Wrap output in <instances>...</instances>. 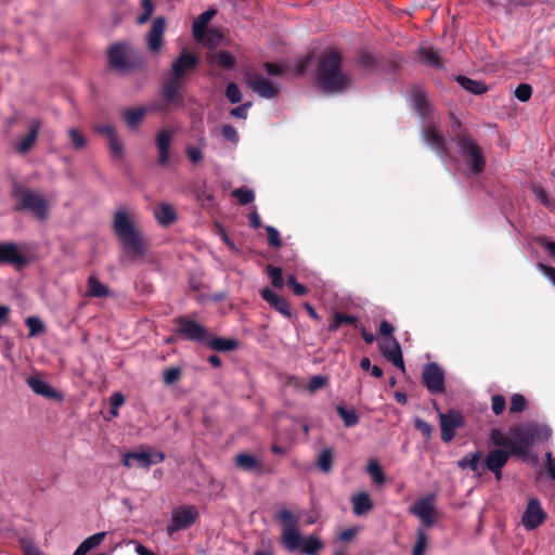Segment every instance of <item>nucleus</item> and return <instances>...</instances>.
<instances>
[{
  "mask_svg": "<svg viewBox=\"0 0 555 555\" xmlns=\"http://www.w3.org/2000/svg\"><path fill=\"white\" fill-rule=\"evenodd\" d=\"M422 138L439 156L449 155L444 135L434 126H426L422 129Z\"/></svg>",
  "mask_w": 555,
  "mask_h": 555,
  "instance_id": "f3484780",
  "label": "nucleus"
},
{
  "mask_svg": "<svg viewBox=\"0 0 555 555\" xmlns=\"http://www.w3.org/2000/svg\"><path fill=\"white\" fill-rule=\"evenodd\" d=\"M225 95H227L228 100L233 104L238 103L242 100V92H241L238 86L233 81H231L227 85Z\"/></svg>",
  "mask_w": 555,
  "mask_h": 555,
  "instance_id": "864d4df0",
  "label": "nucleus"
},
{
  "mask_svg": "<svg viewBox=\"0 0 555 555\" xmlns=\"http://www.w3.org/2000/svg\"><path fill=\"white\" fill-rule=\"evenodd\" d=\"M481 459V451L472 452L462 457L457 462V466L462 469L469 468L476 476L480 477L483 474Z\"/></svg>",
  "mask_w": 555,
  "mask_h": 555,
  "instance_id": "c756f323",
  "label": "nucleus"
},
{
  "mask_svg": "<svg viewBox=\"0 0 555 555\" xmlns=\"http://www.w3.org/2000/svg\"><path fill=\"white\" fill-rule=\"evenodd\" d=\"M26 384L35 393L41 397L57 401L63 399V395L61 392L53 389L47 382L37 376H29L26 379Z\"/></svg>",
  "mask_w": 555,
  "mask_h": 555,
  "instance_id": "b1692460",
  "label": "nucleus"
},
{
  "mask_svg": "<svg viewBox=\"0 0 555 555\" xmlns=\"http://www.w3.org/2000/svg\"><path fill=\"white\" fill-rule=\"evenodd\" d=\"M412 514L417 516L426 528H431L435 524V507L430 500L425 498L420 500L412 508Z\"/></svg>",
  "mask_w": 555,
  "mask_h": 555,
  "instance_id": "393cba45",
  "label": "nucleus"
},
{
  "mask_svg": "<svg viewBox=\"0 0 555 555\" xmlns=\"http://www.w3.org/2000/svg\"><path fill=\"white\" fill-rule=\"evenodd\" d=\"M68 135L70 138V142H72L73 146L76 150H82L86 146L87 140L78 129L72 128L68 131Z\"/></svg>",
  "mask_w": 555,
  "mask_h": 555,
  "instance_id": "603ef678",
  "label": "nucleus"
},
{
  "mask_svg": "<svg viewBox=\"0 0 555 555\" xmlns=\"http://www.w3.org/2000/svg\"><path fill=\"white\" fill-rule=\"evenodd\" d=\"M247 85L254 92L264 99H273L279 94L278 86L262 76L248 78Z\"/></svg>",
  "mask_w": 555,
  "mask_h": 555,
  "instance_id": "5701e85b",
  "label": "nucleus"
},
{
  "mask_svg": "<svg viewBox=\"0 0 555 555\" xmlns=\"http://www.w3.org/2000/svg\"><path fill=\"white\" fill-rule=\"evenodd\" d=\"M366 472L371 476V478L375 485L382 486L385 483L386 478H385L384 472H383L379 463L377 462V460H375V459L370 460V462L366 466Z\"/></svg>",
  "mask_w": 555,
  "mask_h": 555,
  "instance_id": "a19ab883",
  "label": "nucleus"
},
{
  "mask_svg": "<svg viewBox=\"0 0 555 555\" xmlns=\"http://www.w3.org/2000/svg\"><path fill=\"white\" fill-rule=\"evenodd\" d=\"M428 538L424 529H417V539L412 550V555H425Z\"/></svg>",
  "mask_w": 555,
  "mask_h": 555,
  "instance_id": "49530a36",
  "label": "nucleus"
},
{
  "mask_svg": "<svg viewBox=\"0 0 555 555\" xmlns=\"http://www.w3.org/2000/svg\"><path fill=\"white\" fill-rule=\"evenodd\" d=\"M532 191L544 207L550 209L555 208V202L542 186H533Z\"/></svg>",
  "mask_w": 555,
  "mask_h": 555,
  "instance_id": "3c124183",
  "label": "nucleus"
},
{
  "mask_svg": "<svg viewBox=\"0 0 555 555\" xmlns=\"http://www.w3.org/2000/svg\"><path fill=\"white\" fill-rule=\"evenodd\" d=\"M354 61L357 66L364 70H373L377 65L376 57L365 50L359 51L354 57Z\"/></svg>",
  "mask_w": 555,
  "mask_h": 555,
  "instance_id": "58836bf2",
  "label": "nucleus"
},
{
  "mask_svg": "<svg viewBox=\"0 0 555 555\" xmlns=\"http://www.w3.org/2000/svg\"><path fill=\"white\" fill-rule=\"evenodd\" d=\"M30 263L29 257L23 254L14 242L0 243V266L9 264L16 270H23Z\"/></svg>",
  "mask_w": 555,
  "mask_h": 555,
  "instance_id": "9d476101",
  "label": "nucleus"
},
{
  "mask_svg": "<svg viewBox=\"0 0 555 555\" xmlns=\"http://www.w3.org/2000/svg\"><path fill=\"white\" fill-rule=\"evenodd\" d=\"M546 518V513L541 507L537 498H531L527 504L526 511L521 517V524L527 530H533L541 526Z\"/></svg>",
  "mask_w": 555,
  "mask_h": 555,
  "instance_id": "4468645a",
  "label": "nucleus"
},
{
  "mask_svg": "<svg viewBox=\"0 0 555 555\" xmlns=\"http://www.w3.org/2000/svg\"><path fill=\"white\" fill-rule=\"evenodd\" d=\"M198 65V57L188 50H182L171 65V77L182 80L184 76Z\"/></svg>",
  "mask_w": 555,
  "mask_h": 555,
  "instance_id": "2eb2a0df",
  "label": "nucleus"
},
{
  "mask_svg": "<svg viewBox=\"0 0 555 555\" xmlns=\"http://www.w3.org/2000/svg\"><path fill=\"white\" fill-rule=\"evenodd\" d=\"M232 196L235 197L241 205H248L255 199L254 191L247 188H238L233 190Z\"/></svg>",
  "mask_w": 555,
  "mask_h": 555,
  "instance_id": "c03bdc74",
  "label": "nucleus"
},
{
  "mask_svg": "<svg viewBox=\"0 0 555 555\" xmlns=\"http://www.w3.org/2000/svg\"><path fill=\"white\" fill-rule=\"evenodd\" d=\"M12 196L16 201L15 211H28L38 220L43 221L49 216V205L40 193L18 183L13 185Z\"/></svg>",
  "mask_w": 555,
  "mask_h": 555,
  "instance_id": "423d86ee",
  "label": "nucleus"
},
{
  "mask_svg": "<svg viewBox=\"0 0 555 555\" xmlns=\"http://www.w3.org/2000/svg\"><path fill=\"white\" fill-rule=\"evenodd\" d=\"M323 543L319 537L308 535L301 537L299 533V541L297 542L296 551L300 550V552L305 555H317L323 548Z\"/></svg>",
  "mask_w": 555,
  "mask_h": 555,
  "instance_id": "cd10ccee",
  "label": "nucleus"
},
{
  "mask_svg": "<svg viewBox=\"0 0 555 555\" xmlns=\"http://www.w3.org/2000/svg\"><path fill=\"white\" fill-rule=\"evenodd\" d=\"M204 345L219 352L234 351L240 346L238 341L234 338L215 337L209 334Z\"/></svg>",
  "mask_w": 555,
  "mask_h": 555,
  "instance_id": "c85d7f7f",
  "label": "nucleus"
},
{
  "mask_svg": "<svg viewBox=\"0 0 555 555\" xmlns=\"http://www.w3.org/2000/svg\"><path fill=\"white\" fill-rule=\"evenodd\" d=\"M25 324L29 330V337H35L46 331L43 322L37 317H28Z\"/></svg>",
  "mask_w": 555,
  "mask_h": 555,
  "instance_id": "a18cd8bd",
  "label": "nucleus"
},
{
  "mask_svg": "<svg viewBox=\"0 0 555 555\" xmlns=\"http://www.w3.org/2000/svg\"><path fill=\"white\" fill-rule=\"evenodd\" d=\"M267 230V234H268V242L270 245H272L273 247L275 248H279L282 246V240H281V236H280V232L271 227V225H268L266 228Z\"/></svg>",
  "mask_w": 555,
  "mask_h": 555,
  "instance_id": "680f3d73",
  "label": "nucleus"
},
{
  "mask_svg": "<svg viewBox=\"0 0 555 555\" xmlns=\"http://www.w3.org/2000/svg\"><path fill=\"white\" fill-rule=\"evenodd\" d=\"M94 130L98 133L106 137L107 140H109L111 138H113V137H115L117 134V131H116L115 127L113 125H111V124L96 125L94 127Z\"/></svg>",
  "mask_w": 555,
  "mask_h": 555,
  "instance_id": "e2e57ef3",
  "label": "nucleus"
},
{
  "mask_svg": "<svg viewBox=\"0 0 555 555\" xmlns=\"http://www.w3.org/2000/svg\"><path fill=\"white\" fill-rule=\"evenodd\" d=\"M411 101L414 111L418 114L422 119H426L431 115L433 106L427 99V94L424 88L420 85H415L411 88Z\"/></svg>",
  "mask_w": 555,
  "mask_h": 555,
  "instance_id": "6ab92c4d",
  "label": "nucleus"
},
{
  "mask_svg": "<svg viewBox=\"0 0 555 555\" xmlns=\"http://www.w3.org/2000/svg\"><path fill=\"white\" fill-rule=\"evenodd\" d=\"M420 60L428 66L435 68H441L443 66V62L439 51L433 48H421L418 51Z\"/></svg>",
  "mask_w": 555,
  "mask_h": 555,
  "instance_id": "e433bc0d",
  "label": "nucleus"
},
{
  "mask_svg": "<svg viewBox=\"0 0 555 555\" xmlns=\"http://www.w3.org/2000/svg\"><path fill=\"white\" fill-rule=\"evenodd\" d=\"M451 130L450 138L456 143L461 155L466 160L467 168L475 175L481 173L486 168V158L481 147L472 138L469 131L463 127L460 119L450 113Z\"/></svg>",
  "mask_w": 555,
  "mask_h": 555,
  "instance_id": "7ed1b4c3",
  "label": "nucleus"
},
{
  "mask_svg": "<svg viewBox=\"0 0 555 555\" xmlns=\"http://www.w3.org/2000/svg\"><path fill=\"white\" fill-rule=\"evenodd\" d=\"M456 81L463 89L476 95L483 94L488 90L487 86L482 81L474 80L466 76H457Z\"/></svg>",
  "mask_w": 555,
  "mask_h": 555,
  "instance_id": "4c0bfd02",
  "label": "nucleus"
},
{
  "mask_svg": "<svg viewBox=\"0 0 555 555\" xmlns=\"http://www.w3.org/2000/svg\"><path fill=\"white\" fill-rule=\"evenodd\" d=\"M551 436V427L537 422L513 425L508 434L493 428L489 439L495 449L490 450L486 455L482 462L483 473L491 472L500 481L503 476L502 469L512 456L526 459L534 444L547 441Z\"/></svg>",
  "mask_w": 555,
  "mask_h": 555,
  "instance_id": "f257e3e1",
  "label": "nucleus"
},
{
  "mask_svg": "<svg viewBox=\"0 0 555 555\" xmlns=\"http://www.w3.org/2000/svg\"><path fill=\"white\" fill-rule=\"evenodd\" d=\"M40 129V122L39 121H33L29 127V132L27 135H25L17 144H16V151L20 154H26L28 153L33 146L35 145V142L37 140L38 133Z\"/></svg>",
  "mask_w": 555,
  "mask_h": 555,
  "instance_id": "473e14b6",
  "label": "nucleus"
},
{
  "mask_svg": "<svg viewBox=\"0 0 555 555\" xmlns=\"http://www.w3.org/2000/svg\"><path fill=\"white\" fill-rule=\"evenodd\" d=\"M217 11L215 9H208L205 12L201 13L193 22L192 33L193 37L196 41H203L204 35L207 31V25L216 15Z\"/></svg>",
  "mask_w": 555,
  "mask_h": 555,
  "instance_id": "a878e982",
  "label": "nucleus"
},
{
  "mask_svg": "<svg viewBox=\"0 0 555 555\" xmlns=\"http://www.w3.org/2000/svg\"><path fill=\"white\" fill-rule=\"evenodd\" d=\"M87 287V297L104 298L111 294V289L106 285L101 283V281L95 275H90L88 278Z\"/></svg>",
  "mask_w": 555,
  "mask_h": 555,
  "instance_id": "72a5a7b5",
  "label": "nucleus"
},
{
  "mask_svg": "<svg viewBox=\"0 0 555 555\" xmlns=\"http://www.w3.org/2000/svg\"><path fill=\"white\" fill-rule=\"evenodd\" d=\"M199 518V512L195 505H181L172 509L171 518L167 525L168 535L192 527Z\"/></svg>",
  "mask_w": 555,
  "mask_h": 555,
  "instance_id": "1a4fd4ad",
  "label": "nucleus"
},
{
  "mask_svg": "<svg viewBox=\"0 0 555 555\" xmlns=\"http://www.w3.org/2000/svg\"><path fill=\"white\" fill-rule=\"evenodd\" d=\"M326 384H327V378L325 376L314 375L310 378L307 388L310 392H314V391L325 387Z\"/></svg>",
  "mask_w": 555,
  "mask_h": 555,
  "instance_id": "052dcab7",
  "label": "nucleus"
},
{
  "mask_svg": "<svg viewBox=\"0 0 555 555\" xmlns=\"http://www.w3.org/2000/svg\"><path fill=\"white\" fill-rule=\"evenodd\" d=\"M234 463L240 469L245 472H254L261 468V463L257 457L247 453L237 454L234 459Z\"/></svg>",
  "mask_w": 555,
  "mask_h": 555,
  "instance_id": "c9c22d12",
  "label": "nucleus"
},
{
  "mask_svg": "<svg viewBox=\"0 0 555 555\" xmlns=\"http://www.w3.org/2000/svg\"><path fill=\"white\" fill-rule=\"evenodd\" d=\"M531 94H532V88L528 83H520L515 89V96L520 102H527L531 98Z\"/></svg>",
  "mask_w": 555,
  "mask_h": 555,
  "instance_id": "6e6d98bb",
  "label": "nucleus"
},
{
  "mask_svg": "<svg viewBox=\"0 0 555 555\" xmlns=\"http://www.w3.org/2000/svg\"><path fill=\"white\" fill-rule=\"evenodd\" d=\"M181 376V370L179 367H169L166 369L163 373V380L167 385H172L176 383Z\"/></svg>",
  "mask_w": 555,
  "mask_h": 555,
  "instance_id": "13d9d810",
  "label": "nucleus"
},
{
  "mask_svg": "<svg viewBox=\"0 0 555 555\" xmlns=\"http://www.w3.org/2000/svg\"><path fill=\"white\" fill-rule=\"evenodd\" d=\"M222 134L227 140H229L232 143H237L238 141V133L236 129L231 125L222 126Z\"/></svg>",
  "mask_w": 555,
  "mask_h": 555,
  "instance_id": "0e129e2a",
  "label": "nucleus"
},
{
  "mask_svg": "<svg viewBox=\"0 0 555 555\" xmlns=\"http://www.w3.org/2000/svg\"><path fill=\"white\" fill-rule=\"evenodd\" d=\"M113 230L126 254L135 257H143L145 255L149 245L142 232L135 227L131 217L124 209L115 211Z\"/></svg>",
  "mask_w": 555,
  "mask_h": 555,
  "instance_id": "20e7f679",
  "label": "nucleus"
},
{
  "mask_svg": "<svg viewBox=\"0 0 555 555\" xmlns=\"http://www.w3.org/2000/svg\"><path fill=\"white\" fill-rule=\"evenodd\" d=\"M423 383L430 393H442L444 387V372L435 362L426 364L422 373Z\"/></svg>",
  "mask_w": 555,
  "mask_h": 555,
  "instance_id": "f8f14e48",
  "label": "nucleus"
},
{
  "mask_svg": "<svg viewBox=\"0 0 555 555\" xmlns=\"http://www.w3.org/2000/svg\"><path fill=\"white\" fill-rule=\"evenodd\" d=\"M165 460V454L160 451L150 452V451H141V452H126L122 455L121 463L130 468L133 466L132 461L135 462V464L139 467L142 468H150L153 464L162 463Z\"/></svg>",
  "mask_w": 555,
  "mask_h": 555,
  "instance_id": "9b49d317",
  "label": "nucleus"
},
{
  "mask_svg": "<svg viewBox=\"0 0 555 555\" xmlns=\"http://www.w3.org/2000/svg\"><path fill=\"white\" fill-rule=\"evenodd\" d=\"M335 312H336V319L338 322H340L341 326L345 324L357 326L358 318L356 315L345 314L339 311H335Z\"/></svg>",
  "mask_w": 555,
  "mask_h": 555,
  "instance_id": "69168bd1",
  "label": "nucleus"
},
{
  "mask_svg": "<svg viewBox=\"0 0 555 555\" xmlns=\"http://www.w3.org/2000/svg\"><path fill=\"white\" fill-rule=\"evenodd\" d=\"M154 217L162 227H168L177 220L176 210L168 203H160L156 206L154 209Z\"/></svg>",
  "mask_w": 555,
  "mask_h": 555,
  "instance_id": "7c9ffc66",
  "label": "nucleus"
},
{
  "mask_svg": "<svg viewBox=\"0 0 555 555\" xmlns=\"http://www.w3.org/2000/svg\"><path fill=\"white\" fill-rule=\"evenodd\" d=\"M317 82L321 90L330 93H340L350 86V77L343 72V56L336 49H327L321 54Z\"/></svg>",
  "mask_w": 555,
  "mask_h": 555,
  "instance_id": "f03ea898",
  "label": "nucleus"
},
{
  "mask_svg": "<svg viewBox=\"0 0 555 555\" xmlns=\"http://www.w3.org/2000/svg\"><path fill=\"white\" fill-rule=\"evenodd\" d=\"M107 147L113 157L117 159H121L124 157V144L119 139L118 134L108 140Z\"/></svg>",
  "mask_w": 555,
  "mask_h": 555,
  "instance_id": "09e8293b",
  "label": "nucleus"
},
{
  "mask_svg": "<svg viewBox=\"0 0 555 555\" xmlns=\"http://www.w3.org/2000/svg\"><path fill=\"white\" fill-rule=\"evenodd\" d=\"M336 412L340 416L346 427H353L359 423V415L354 409H347L345 405L339 404L336 406Z\"/></svg>",
  "mask_w": 555,
  "mask_h": 555,
  "instance_id": "ea45409f",
  "label": "nucleus"
},
{
  "mask_svg": "<svg viewBox=\"0 0 555 555\" xmlns=\"http://www.w3.org/2000/svg\"><path fill=\"white\" fill-rule=\"evenodd\" d=\"M352 511L357 516H363L374 507L370 495L366 492H359L351 498Z\"/></svg>",
  "mask_w": 555,
  "mask_h": 555,
  "instance_id": "2f4dec72",
  "label": "nucleus"
},
{
  "mask_svg": "<svg viewBox=\"0 0 555 555\" xmlns=\"http://www.w3.org/2000/svg\"><path fill=\"white\" fill-rule=\"evenodd\" d=\"M207 59L211 64H216L224 69H232L235 65V57L225 50L208 53Z\"/></svg>",
  "mask_w": 555,
  "mask_h": 555,
  "instance_id": "f704fd0d",
  "label": "nucleus"
},
{
  "mask_svg": "<svg viewBox=\"0 0 555 555\" xmlns=\"http://www.w3.org/2000/svg\"><path fill=\"white\" fill-rule=\"evenodd\" d=\"M506 408L505 398L502 395H494L491 398V409L495 415H501Z\"/></svg>",
  "mask_w": 555,
  "mask_h": 555,
  "instance_id": "4d7b16f0",
  "label": "nucleus"
},
{
  "mask_svg": "<svg viewBox=\"0 0 555 555\" xmlns=\"http://www.w3.org/2000/svg\"><path fill=\"white\" fill-rule=\"evenodd\" d=\"M152 108L145 106H137L131 108H126L121 112V117L127 126L134 130L141 124V121L145 118L146 114Z\"/></svg>",
  "mask_w": 555,
  "mask_h": 555,
  "instance_id": "bb28decb",
  "label": "nucleus"
},
{
  "mask_svg": "<svg viewBox=\"0 0 555 555\" xmlns=\"http://www.w3.org/2000/svg\"><path fill=\"white\" fill-rule=\"evenodd\" d=\"M537 268L550 280L555 286V268L544 263H538Z\"/></svg>",
  "mask_w": 555,
  "mask_h": 555,
  "instance_id": "774afa93",
  "label": "nucleus"
},
{
  "mask_svg": "<svg viewBox=\"0 0 555 555\" xmlns=\"http://www.w3.org/2000/svg\"><path fill=\"white\" fill-rule=\"evenodd\" d=\"M173 323L177 326L176 334L179 338L198 344H205L208 338L207 328L186 315L176 317Z\"/></svg>",
  "mask_w": 555,
  "mask_h": 555,
  "instance_id": "6e6552de",
  "label": "nucleus"
},
{
  "mask_svg": "<svg viewBox=\"0 0 555 555\" xmlns=\"http://www.w3.org/2000/svg\"><path fill=\"white\" fill-rule=\"evenodd\" d=\"M528 408L527 399L520 393H514L511 398L509 412L521 413Z\"/></svg>",
  "mask_w": 555,
  "mask_h": 555,
  "instance_id": "de8ad7c7",
  "label": "nucleus"
},
{
  "mask_svg": "<svg viewBox=\"0 0 555 555\" xmlns=\"http://www.w3.org/2000/svg\"><path fill=\"white\" fill-rule=\"evenodd\" d=\"M333 465V451L332 449H323L317 457V466L323 473H328Z\"/></svg>",
  "mask_w": 555,
  "mask_h": 555,
  "instance_id": "79ce46f5",
  "label": "nucleus"
},
{
  "mask_svg": "<svg viewBox=\"0 0 555 555\" xmlns=\"http://www.w3.org/2000/svg\"><path fill=\"white\" fill-rule=\"evenodd\" d=\"M107 65L119 75H127L143 64L137 50L126 41L112 43L106 51Z\"/></svg>",
  "mask_w": 555,
  "mask_h": 555,
  "instance_id": "39448f33",
  "label": "nucleus"
},
{
  "mask_svg": "<svg viewBox=\"0 0 555 555\" xmlns=\"http://www.w3.org/2000/svg\"><path fill=\"white\" fill-rule=\"evenodd\" d=\"M276 518L282 524L281 543L287 551L295 552L299 541V516L287 508H282L276 513Z\"/></svg>",
  "mask_w": 555,
  "mask_h": 555,
  "instance_id": "0eeeda50",
  "label": "nucleus"
},
{
  "mask_svg": "<svg viewBox=\"0 0 555 555\" xmlns=\"http://www.w3.org/2000/svg\"><path fill=\"white\" fill-rule=\"evenodd\" d=\"M414 427L424 436L425 439L430 438L433 433V426L429 423L420 417H416L414 420Z\"/></svg>",
  "mask_w": 555,
  "mask_h": 555,
  "instance_id": "bf43d9fd",
  "label": "nucleus"
},
{
  "mask_svg": "<svg viewBox=\"0 0 555 555\" xmlns=\"http://www.w3.org/2000/svg\"><path fill=\"white\" fill-rule=\"evenodd\" d=\"M441 439L443 442H450L454 439L456 429L465 425L463 415L454 410L448 413H439Z\"/></svg>",
  "mask_w": 555,
  "mask_h": 555,
  "instance_id": "ddd939ff",
  "label": "nucleus"
},
{
  "mask_svg": "<svg viewBox=\"0 0 555 555\" xmlns=\"http://www.w3.org/2000/svg\"><path fill=\"white\" fill-rule=\"evenodd\" d=\"M379 351L395 366L404 370L401 347L395 337L383 339L379 343Z\"/></svg>",
  "mask_w": 555,
  "mask_h": 555,
  "instance_id": "a211bd4d",
  "label": "nucleus"
},
{
  "mask_svg": "<svg viewBox=\"0 0 555 555\" xmlns=\"http://www.w3.org/2000/svg\"><path fill=\"white\" fill-rule=\"evenodd\" d=\"M142 9L143 13L137 18V23L139 25L145 24L152 17L154 12V4L151 0H142Z\"/></svg>",
  "mask_w": 555,
  "mask_h": 555,
  "instance_id": "5fc2aeb1",
  "label": "nucleus"
},
{
  "mask_svg": "<svg viewBox=\"0 0 555 555\" xmlns=\"http://www.w3.org/2000/svg\"><path fill=\"white\" fill-rule=\"evenodd\" d=\"M106 532H98L90 537H88L86 540H83L80 545L87 550V552L91 551L92 548L99 546L103 540L105 539Z\"/></svg>",
  "mask_w": 555,
  "mask_h": 555,
  "instance_id": "8fccbe9b",
  "label": "nucleus"
},
{
  "mask_svg": "<svg viewBox=\"0 0 555 555\" xmlns=\"http://www.w3.org/2000/svg\"><path fill=\"white\" fill-rule=\"evenodd\" d=\"M182 88V82L180 79L169 77L163 83L162 92L163 96L166 101L167 107L160 108L162 111H166L169 106H182L183 105V95L180 92Z\"/></svg>",
  "mask_w": 555,
  "mask_h": 555,
  "instance_id": "dca6fc26",
  "label": "nucleus"
},
{
  "mask_svg": "<svg viewBox=\"0 0 555 555\" xmlns=\"http://www.w3.org/2000/svg\"><path fill=\"white\" fill-rule=\"evenodd\" d=\"M260 295L271 308L280 312L283 317L287 319L293 317L291 305L284 297L279 296L269 287L261 289Z\"/></svg>",
  "mask_w": 555,
  "mask_h": 555,
  "instance_id": "4be33fe9",
  "label": "nucleus"
},
{
  "mask_svg": "<svg viewBox=\"0 0 555 555\" xmlns=\"http://www.w3.org/2000/svg\"><path fill=\"white\" fill-rule=\"evenodd\" d=\"M172 143V132L168 129H162L157 132L155 138V145L158 151L157 164L166 167L170 162Z\"/></svg>",
  "mask_w": 555,
  "mask_h": 555,
  "instance_id": "aec40b11",
  "label": "nucleus"
},
{
  "mask_svg": "<svg viewBox=\"0 0 555 555\" xmlns=\"http://www.w3.org/2000/svg\"><path fill=\"white\" fill-rule=\"evenodd\" d=\"M537 243L546 249L550 256L555 257V242L550 241L546 236H540L537 238Z\"/></svg>",
  "mask_w": 555,
  "mask_h": 555,
  "instance_id": "338daca9",
  "label": "nucleus"
},
{
  "mask_svg": "<svg viewBox=\"0 0 555 555\" xmlns=\"http://www.w3.org/2000/svg\"><path fill=\"white\" fill-rule=\"evenodd\" d=\"M266 272L270 276L271 284L275 288H283L284 286V280H283V272L282 269L279 267H274L273 264H268L266 267Z\"/></svg>",
  "mask_w": 555,
  "mask_h": 555,
  "instance_id": "37998d69",
  "label": "nucleus"
},
{
  "mask_svg": "<svg viewBox=\"0 0 555 555\" xmlns=\"http://www.w3.org/2000/svg\"><path fill=\"white\" fill-rule=\"evenodd\" d=\"M165 29V17L158 16L153 20L151 28L146 35V43L151 52H158L162 49Z\"/></svg>",
  "mask_w": 555,
  "mask_h": 555,
  "instance_id": "412c9836",
  "label": "nucleus"
}]
</instances>
